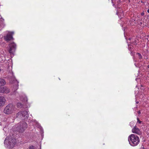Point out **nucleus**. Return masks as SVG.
I'll return each instance as SVG.
<instances>
[{"label":"nucleus","mask_w":149,"mask_h":149,"mask_svg":"<svg viewBox=\"0 0 149 149\" xmlns=\"http://www.w3.org/2000/svg\"><path fill=\"white\" fill-rule=\"evenodd\" d=\"M1 69H0V72H1Z\"/></svg>","instance_id":"b1692460"},{"label":"nucleus","mask_w":149,"mask_h":149,"mask_svg":"<svg viewBox=\"0 0 149 149\" xmlns=\"http://www.w3.org/2000/svg\"><path fill=\"white\" fill-rule=\"evenodd\" d=\"M114 4H113V6H114Z\"/></svg>","instance_id":"393cba45"},{"label":"nucleus","mask_w":149,"mask_h":149,"mask_svg":"<svg viewBox=\"0 0 149 149\" xmlns=\"http://www.w3.org/2000/svg\"><path fill=\"white\" fill-rule=\"evenodd\" d=\"M16 142V139L12 137H9L8 140L6 139L4 141V143L7 145L10 148H13L15 145Z\"/></svg>","instance_id":"f03ea898"},{"label":"nucleus","mask_w":149,"mask_h":149,"mask_svg":"<svg viewBox=\"0 0 149 149\" xmlns=\"http://www.w3.org/2000/svg\"><path fill=\"white\" fill-rule=\"evenodd\" d=\"M132 131L133 133H135L139 135H141L142 134L139 128L135 126L132 129Z\"/></svg>","instance_id":"9d476101"},{"label":"nucleus","mask_w":149,"mask_h":149,"mask_svg":"<svg viewBox=\"0 0 149 149\" xmlns=\"http://www.w3.org/2000/svg\"><path fill=\"white\" fill-rule=\"evenodd\" d=\"M119 10H117V13L116 14L119 16L120 15V13H121V9H120V8H119Z\"/></svg>","instance_id":"ddd939ff"},{"label":"nucleus","mask_w":149,"mask_h":149,"mask_svg":"<svg viewBox=\"0 0 149 149\" xmlns=\"http://www.w3.org/2000/svg\"><path fill=\"white\" fill-rule=\"evenodd\" d=\"M131 55H133V53L132 52H131Z\"/></svg>","instance_id":"5701e85b"},{"label":"nucleus","mask_w":149,"mask_h":149,"mask_svg":"<svg viewBox=\"0 0 149 149\" xmlns=\"http://www.w3.org/2000/svg\"><path fill=\"white\" fill-rule=\"evenodd\" d=\"M143 149H145V148H143Z\"/></svg>","instance_id":"bb28decb"},{"label":"nucleus","mask_w":149,"mask_h":149,"mask_svg":"<svg viewBox=\"0 0 149 149\" xmlns=\"http://www.w3.org/2000/svg\"><path fill=\"white\" fill-rule=\"evenodd\" d=\"M144 15V13L143 12V13H141V15H142V16H143Z\"/></svg>","instance_id":"6ab92c4d"},{"label":"nucleus","mask_w":149,"mask_h":149,"mask_svg":"<svg viewBox=\"0 0 149 149\" xmlns=\"http://www.w3.org/2000/svg\"><path fill=\"white\" fill-rule=\"evenodd\" d=\"M16 48V45L14 42L11 43L9 45L8 51L11 54H13L15 52Z\"/></svg>","instance_id":"423d86ee"},{"label":"nucleus","mask_w":149,"mask_h":149,"mask_svg":"<svg viewBox=\"0 0 149 149\" xmlns=\"http://www.w3.org/2000/svg\"><path fill=\"white\" fill-rule=\"evenodd\" d=\"M6 100L5 98L2 96H0V106L4 105Z\"/></svg>","instance_id":"9b49d317"},{"label":"nucleus","mask_w":149,"mask_h":149,"mask_svg":"<svg viewBox=\"0 0 149 149\" xmlns=\"http://www.w3.org/2000/svg\"><path fill=\"white\" fill-rule=\"evenodd\" d=\"M17 116L21 118L22 119L26 120L29 117V115L28 112L25 111L19 112L17 114Z\"/></svg>","instance_id":"39448f33"},{"label":"nucleus","mask_w":149,"mask_h":149,"mask_svg":"<svg viewBox=\"0 0 149 149\" xmlns=\"http://www.w3.org/2000/svg\"><path fill=\"white\" fill-rule=\"evenodd\" d=\"M137 112H138V114H141V112H140V111H138Z\"/></svg>","instance_id":"aec40b11"},{"label":"nucleus","mask_w":149,"mask_h":149,"mask_svg":"<svg viewBox=\"0 0 149 149\" xmlns=\"http://www.w3.org/2000/svg\"><path fill=\"white\" fill-rule=\"evenodd\" d=\"M137 122H138L139 124L141 123H142V121L140 120L138 118H137Z\"/></svg>","instance_id":"dca6fc26"},{"label":"nucleus","mask_w":149,"mask_h":149,"mask_svg":"<svg viewBox=\"0 0 149 149\" xmlns=\"http://www.w3.org/2000/svg\"><path fill=\"white\" fill-rule=\"evenodd\" d=\"M15 106L12 104H8L5 108L4 112L5 113L9 114L12 113L15 110Z\"/></svg>","instance_id":"7ed1b4c3"},{"label":"nucleus","mask_w":149,"mask_h":149,"mask_svg":"<svg viewBox=\"0 0 149 149\" xmlns=\"http://www.w3.org/2000/svg\"><path fill=\"white\" fill-rule=\"evenodd\" d=\"M17 107L19 108H22L23 107V105L20 103H18L17 104Z\"/></svg>","instance_id":"4468645a"},{"label":"nucleus","mask_w":149,"mask_h":149,"mask_svg":"<svg viewBox=\"0 0 149 149\" xmlns=\"http://www.w3.org/2000/svg\"><path fill=\"white\" fill-rule=\"evenodd\" d=\"M10 92L8 88L6 87L0 86V93H7Z\"/></svg>","instance_id":"1a4fd4ad"},{"label":"nucleus","mask_w":149,"mask_h":149,"mask_svg":"<svg viewBox=\"0 0 149 149\" xmlns=\"http://www.w3.org/2000/svg\"><path fill=\"white\" fill-rule=\"evenodd\" d=\"M6 84L5 80L3 79L0 78V86H4Z\"/></svg>","instance_id":"f8f14e48"},{"label":"nucleus","mask_w":149,"mask_h":149,"mask_svg":"<svg viewBox=\"0 0 149 149\" xmlns=\"http://www.w3.org/2000/svg\"><path fill=\"white\" fill-rule=\"evenodd\" d=\"M27 127V124L25 122H21L18 124L17 130L19 132H23Z\"/></svg>","instance_id":"20e7f679"},{"label":"nucleus","mask_w":149,"mask_h":149,"mask_svg":"<svg viewBox=\"0 0 149 149\" xmlns=\"http://www.w3.org/2000/svg\"><path fill=\"white\" fill-rule=\"evenodd\" d=\"M128 140L130 144L132 146H137L140 142L139 137L134 134H131L130 135L128 138Z\"/></svg>","instance_id":"f257e3e1"},{"label":"nucleus","mask_w":149,"mask_h":149,"mask_svg":"<svg viewBox=\"0 0 149 149\" xmlns=\"http://www.w3.org/2000/svg\"><path fill=\"white\" fill-rule=\"evenodd\" d=\"M10 82L11 83L15 85L16 88L17 89L18 86L19 82L14 77H13L10 80Z\"/></svg>","instance_id":"0eeeda50"},{"label":"nucleus","mask_w":149,"mask_h":149,"mask_svg":"<svg viewBox=\"0 0 149 149\" xmlns=\"http://www.w3.org/2000/svg\"><path fill=\"white\" fill-rule=\"evenodd\" d=\"M132 47H133V46H132L131 45H130V46H129V47H128L129 49L131 51V49Z\"/></svg>","instance_id":"f3484780"},{"label":"nucleus","mask_w":149,"mask_h":149,"mask_svg":"<svg viewBox=\"0 0 149 149\" xmlns=\"http://www.w3.org/2000/svg\"><path fill=\"white\" fill-rule=\"evenodd\" d=\"M139 102H138V101H137V102H136V104H138V103H139Z\"/></svg>","instance_id":"4be33fe9"},{"label":"nucleus","mask_w":149,"mask_h":149,"mask_svg":"<svg viewBox=\"0 0 149 149\" xmlns=\"http://www.w3.org/2000/svg\"><path fill=\"white\" fill-rule=\"evenodd\" d=\"M29 149H35L33 146H32L29 147Z\"/></svg>","instance_id":"a211bd4d"},{"label":"nucleus","mask_w":149,"mask_h":149,"mask_svg":"<svg viewBox=\"0 0 149 149\" xmlns=\"http://www.w3.org/2000/svg\"><path fill=\"white\" fill-rule=\"evenodd\" d=\"M14 34V32H11L8 33L6 36L4 37L5 40L6 41H9L13 39V35Z\"/></svg>","instance_id":"6e6552de"},{"label":"nucleus","mask_w":149,"mask_h":149,"mask_svg":"<svg viewBox=\"0 0 149 149\" xmlns=\"http://www.w3.org/2000/svg\"><path fill=\"white\" fill-rule=\"evenodd\" d=\"M136 54H138L139 56V59H141L142 58V56L139 53H137Z\"/></svg>","instance_id":"2eb2a0df"},{"label":"nucleus","mask_w":149,"mask_h":149,"mask_svg":"<svg viewBox=\"0 0 149 149\" xmlns=\"http://www.w3.org/2000/svg\"><path fill=\"white\" fill-rule=\"evenodd\" d=\"M148 67L149 68V66H148Z\"/></svg>","instance_id":"a878e982"},{"label":"nucleus","mask_w":149,"mask_h":149,"mask_svg":"<svg viewBox=\"0 0 149 149\" xmlns=\"http://www.w3.org/2000/svg\"><path fill=\"white\" fill-rule=\"evenodd\" d=\"M147 12L149 13V9L147 10Z\"/></svg>","instance_id":"412c9836"}]
</instances>
